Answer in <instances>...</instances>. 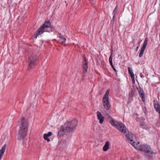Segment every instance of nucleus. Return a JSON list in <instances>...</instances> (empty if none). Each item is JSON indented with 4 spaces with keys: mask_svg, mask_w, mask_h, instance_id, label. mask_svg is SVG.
Segmentation results:
<instances>
[{
    "mask_svg": "<svg viewBox=\"0 0 160 160\" xmlns=\"http://www.w3.org/2000/svg\"><path fill=\"white\" fill-rule=\"evenodd\" d=\"M110 143L108 141H107L103 147V150L106 152L109 148Z\"/></svg>",
    "mask_w": 160,
    "mask_h": 160,
    "instance_id": "f3484780",
    "label": "nucleus"
},
{
    "mask_svg": "<svg viewBox=\"0 0 160 160\" xmlns=\"http://www.w3.org/2000/svg\"><path fill=\"white\" fill-rule=\"evenodd\" d=\"M51 26L50 22L48 21L42 25L35 32L34 37L37 38V37L40 35L42 34L44 32L48 31V29Z\"/></svg>",
    "mask_w": 160,
    "mask_h": 160,
    "instance_id": "7ed1b4c3",
    "label": "nucleus"
},
{
    "mask_svg": "<svg viewBox=\"0 0 160 160\" xmlns=\"http://www.w3.org/2000/svg\"><path fill=\"white\" fill-rule=\"evenodd\" d=\"M52 133L51 132H49L47 134H44L43 135V138L45 140L48 142L50 141V139L48 138V137L52 135Z\"/></svg>",
    "mask_w": 160,
    "mask_h": 160,
    "instance_id": "dca6fc26",
    "label": "nucleus"
},
{
    "mask_svg": "<svg viewBox=\"0 0 160 160\" xmlns=\"http://www.w3.org/2000/svg\"><path fill=\"white\" fill-rule=\"evenodd\" d=\"M128 72L129 74L130 75L131 78L134 82L135 81V77L134 74L132 72V69L131 68L129 67L128 68Z\"/></svg>",
    "mask_w": 160,
    "mask_h": 160,
    "instance_id": "2eb2a0df",
    "label": "nucleus"
},
{
    "mask_svg": "<svg viewBox=\"0 0 160 160\" xmlns=\"http://www.w3.org/2000/svg\"><path fill=\"white\" fill-rule=\"evenodd\" d=\"M38 59L36 55H32L29 58V63L28 65V69L30 70L33 68L36 64V62Z\"/></svg>",
    "mask_w": 160,
    "mask_h": 160,
    "instance_id": "39448f33",
    "label": "nucleus"
},
{
    "mask_svg": "<svg viewBox=\"0 0 160 160\" xmlns=\"http://www.w3.org/2000/svg\"><path fill=\"white\" fill-rule=\"evenodd\" d=\"M97 118L99 120V123L100 124H102L104 120V117L99 111H98L97 112Z\"/></svg>",
    "mask_w": 160,
    "mask_h": 160,
    "instance_id": "9d476101",
    "label": "nucleus"
},
{
    "mask_svg": "<svg viewBox=\"0 0 160 160\" xmlns=\"http://www.w3.org/2000/svg\"><path fill=\"white\" fill-rule=\"evenodd\" d=\"M85 63L83 64V68L85 71H83V72H87L88 69V62L85 59H84Z\"/></svg>",
    "mask_w": 160,
    "mask_h": 160,
    "instance_id": "412c9836",
    "label": "nucleus"
},
{
    "mask_svg": "<svg viewBox=\"0 0 160 160\" xmlns=\"http://www.w3.org/2000/svg\"><path fill=\"white\" fill-rule=\"evenodd\" d=\"M125 136L128 141L132 144V142H134L133 141V138L135 137V135L131 133H127Z\"/></svg>",
    "mask_w": 160,
    "mask_h": 160,
    "instance_id": "6e6552de",
    "label": "nucleus"
},
{
    "mask_svg": "<svg viewBox=\"0 0 160 160\" xmlns=\"http://www.w3.org/2000/svg\"><path fill=\"white\" fill-rule=\"evenodd\" d=\"M117 128L122 133H125L126 132V127L121 122H120L118 127H117Z\"/></svg>",
    "mask_w": 160,
    "mask_h": 160,
    "instance_id": "1a4fd4ad",
    "label": "nucleus"
},
{
    "mask_svg": "<svg viewBox=\"0 0 160 160\" xmlns=\"http://www.w3.org/2000/svg\"><path fill=\"white\" fill-rule=\"evenodd\" d=\"M138 90L139 93V95L140 97L142 98V101L143 102H144L145 100V94L144 92L142 89L140 88H138Z\"/></svg>",
    "mask_w": 160,
    "mask_h": 160,
    "instance_id": "9b49d317",
    "label": "nucleus"
},
{
    "mask_svg": "<svg viewBox=\"0 0 160 160\" xmlns=\"http://www.w3.org/2000/svg\"><path fill=\"white\" fill-rule=\"evenodd\" d=\"M109 93V89L107 90L102 98L103 105L104 108L106 110H109L110 107L108 97Z\"/></svg>",
    "mask_w": 160,
    "mask_h": 160,
    "instance_id": "20e7f679",
    "label": "nucleus"
},
{
    "mask_svg": "<svg viewBox=\"0 0 160 160\" xmlns=\"http://www.w3.org/2000/svg\"><path fill=\"white\" fill-rule=\"evenodd\" d=\"M112 53H111L109 59V62H110V65H111L112 68H113V70L116 72V71L115 68H114L112 62Z\"/></svg>",
    "mask_w": 160,
    "mask_h": 160,
    "instance_id": "6ab92c4d",
    "label": "nucleus"
},
{
    "mask_svg": "<svg viewBox=\"0 0 160 160\" xmlns=\"http://www.w3.org/2000/svg\"><path fill=\"white\" fill-rule=\"evenodd\" d=\"M59 38H60V40L61 41V43L63 44L66 41V38L61 33H59Z\"/></svg>",
    "mask_w": 160,
    "mask_h": 160,
    "instance_id": "a211bd4d",
    "label": "nucleus"
},
{
    "mask_svg": "<svg viewBox=\"0 0 160 160\" xmlns=\"http://www.w3.org/2000/svg\"><path fill=\"white\" fill-rule=\"evenodd\" d=\"M135 142H133L132 145L135 148L141 151H142L144 145H140L139 142H138L136 144H135Z\"/></svg>",
    "mask_w": 160,
    "mask_h": 160,
    "instance_id": "423d86ee",
    "label": "nucleus"
},
{
    "mask_svg": "<svg viewBox=\"0 0 160 160\" xmlns=\"http://www.w3.org/2000/svg\"><path fill=\"white\" fill-rule=\"evenodd\" d=\"M148 43V40L146 39L144 41V43L143 44V45L141 48L140 53L139 54V57H142L143 55V53L144 52L145 50V48L147 46V44Z\"/></svg>",
    "mask_w": 160,
    "mask_h": 160,
    "instance_id": "0eeeda50",
    "label": "nucleus"
},
{
    "mask_svg": "<svg viewBox=\"0 0 160 160\" xmlns=\"http://www.w3.org/2000/svg\"><path fill=\"white\" fill-rule=\"evenodd\" d=\"M110 123L113 126L117 128V127H118L120 122H119L113 119H112L110 121Z\"/></svg>",
    "mask_w": 160,
    "mask_h": 160,
    "instance_id": "4468645a",
    "label": "nucleus"
},
{
    "mask_svg": "<svg viewBox=\"0 0 160 160\" xmlns=\"http://www.w3.org/2000/svg\"><path fill=\"white\" fill-rule=\"evenodd\" d=\"M19 129L18 137V139L21 140L26 136L29 126V122L26 118L21 117L18 120Z\"/></svg>",
    "mask_w": 160,
    "mask_h": 160,
    "instance_id": "f257e3e1",
    "label": "nucleus"
},
{
    "mask_svg": "<svg viewBox=\"0 0 160 160\" xmlns=\"http://www.w3.org/2000/svg\"><path fill=\"white\" fill-rule=\"evenodd\" d=\"M139 46H138L136 48V50L137 51L138 49Z\"/></svg>",
    "mask_w": 160,
    "mask_h": 160,
    "instance_id": "b1692460",
    "label": "nucleus"
},
{
    "mask_svg": "<svg viewBox=\"0 0 160 160\" xmlns=\"http://www.w3.org/2000/svg\"><path fill=\"white\" fill-rule=\"evenodd\" d=\"M118 10V8L117 7H116L114 9V10L113 11V18L115 16V15L117 14V12Z\"/></svg>",
    "mask_w": 160,
    "mask_h": 160,
    "instance_id": "4be33fe9",
    "label": "nucleus"
},
{
    "mask_svg": "<svg viewBox=\"0 0 160 160\" xmlns=\"http://www.w3.org/2000/svg\"><path fill=\"white\" fill-rule=\"evenodd\" d=\"M142 151L146 153H152L150 147L148 145H144Z\"/></svg>",
    "mask_w": 160,
    "mask_h": 160,
    "instance_id": "f8f14e48",
    "label": "nucleus"
},
{
    "mask_svg": "<svg viewBox=\"0 0 160 160\" xmlns=\"http://www.w3.org/2000/svg\"><path fill=\"white\" fill-rule=\"evenodd\" d=\"M154 107L156 111L159 114V118L160 119V106L158 103H156L154 105Z\"/></svg>",
    "mask_w": 160,
    "mask_h": 160,
    "instance_id": "aec40b11",
    "label": "nucleus"
},
{
    "mask_svg": "<svg viewBox=\"0 0 160 160\" xmlns=\"http://www.w3.org/2000/svg\"><path fill=\"white\" fill-rule=\"evenodd\" d=\"M106 116H107L108 118H110V115L108 114V113H107L106 114Z\"/></svg>",
    "mask_w": 160,
    "mask_h": 160,
    "instance_id": "5701e85b",
    "label": "nucleus"
},
{
    "mask_svg": "<svg viewBox=\"0 0 160 160\" xmlns=\"http://www.w3.org/2000/svg\"><path fill=\"white\" fill-rule=\"evenodd\" d=\"M6 147L7 144L6 143L3 146L0 150V160H1V158L5 152Z\"/></svg>",
    "mask_w": 160,
    "mask_h": 160,
    "instance_id": "ddd939ff",
    "label": "nucleus"
},
{
    "mask_svg": "<svg viewBox=\"0 0 160 160\" xmlns=\"http://www.w3.org/2000/svg\"><path fill=\"white\" fill-rule=\"evenodd\" d=\"M78 124V121L76 120H73L68 121L66 122L62 128L58 132V134H64L72 132Z\"/></svg>",
    "mask_w": 160,
    "mask_h": 160,
    "instance_id": "f03ea898",
    "label": "nucleus"
}]
</instances>
